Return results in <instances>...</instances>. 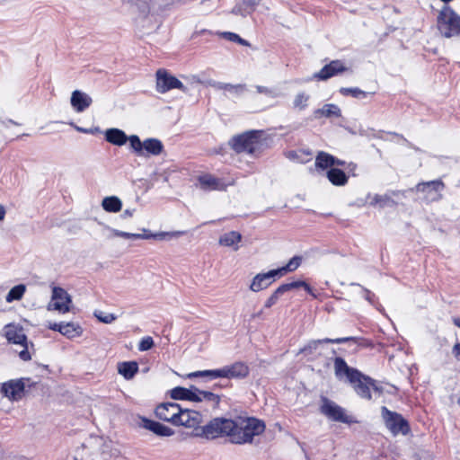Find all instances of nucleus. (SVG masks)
<instances>
[{"label": "nucleus", "instance_id": "nucleus-1", "mask_svg": "<svg viewBox=\"0 0 460 460\" xmlns=\"http://www.w3.org/2000/svg\"><path fill=\"white\" fill-rule=\"evenodd\" d=\"M333 368L336 378L349 383L355 393L361 398L370 400L371 388L378 394L382 393V389L376 385L374 379L362 374L357 368L349 367L342 358L336 357L334 358Z\"/></svg>", "mask_w": 460, "mask_h": 460}, {"label": "nucleus", "instance_id": "nucleus-2", "mask_svg": "<svg viewBox=\"0 0 460 460\" xmlns=\"http://www.w3.org/2000/svg\"><path fill=\"white\" fill-rule=\"evenodd\" d=\"M234 421L235 427L231 433V441L235 444L252 442L254 436L265 429L264 423L255 418H238Z\"/></svg>", "mask_w": 460, "mask_h": 460}, {"label": "nucleus", "instance_id": "nucleus-3", "mask_svg": "<svg viewBox=\"0 0 460 460\" xmlns=\"http://www.w3.org/2000/svg\"><path fill=\"white\" fill-rule=\"evenodd\" d=\"M437 26L442 36L452 38L460 35V15L445 4L437 17Z\"/></svg>", "mask_w": 460, "mask_h": 460}, {"label": "nucleus", "instance_id": "nucleus-4", "mask_svg": "<svg viewBox=\"0 0 460 460\" xmlns=\"http://www.w3.org/2000/svg\"><path fill=\"white\" fill-rule=\"evenodd\" d=\"M249 374V367L241 361L234 362L232 365L225 366L219 369L204 370L190 373L189 377L208 376L210 379L219 377L223 378H243Z\"/></svg>", "mask_w": 460, "mask_h": 460}, {"label": "nucleus", "instance_id": "nucleus-5", "mask_svg": "<svg viewBox=\"0 0 460 460\" xmlns=\"http://www.w3.org/2000/svg\"><path fill=\"white\" fill-rule=\"evenodd\" d=\"M4 332L9 343L22 346L23 349L19 352L20 358L23 361L31 360V356L29 349L34 345L32 342H28L23 328L18 324L9 323L4 326Z\"/></svg>", "mask_w": 460, "mask_h": 460}, {"label": "nucleus", "instance_id": "nucleus-6", "mask_svg": "<svg viewBox=\"0 0 460 460\" xmlns=\"http://www.w3.org/2000/svg\"><path fill=\"white\" fill-rule=\"evenodd\" d=\"M260 131L252 130L234 137L230 145L237 153L254 155L261 147Z\"/></svg>", "mask_w": 460, "mask_h": 460}, {"label": "nucleus", "instance_id": "nucleus-7", "mask_svg": "<svg viewBox=\"0 0 460 460\" xmlns=\"http://www.w3.org/2000/svg\"><path fill=\"white\" fill-rule=\"evenodd\" d=\"M235 425L233 420L215 418L201 428L200 435L211 439L220 436H228L231 438V433Z\"/></svg>", "mask_w": 460, "mask_h": 460}, {"label": "nucleus", "instance_id": "nucleus-8", "mask_svg": "<svg viewBox=\"0 0 460 460\" xmlns=\"http://www.w3.org/2000/svg\"><path fill=\"white\" fill-rule=\"evenodd\" d=\"M381 412L386 428L393 435H407L410 432L409 423L401 414L392 411L385 406L382 407Z\"/></svg>", "mask_w": 460, "mask_h": 460}, {"label": "nucleus", "instance_id": "nucleus-9", "mask_svg": "<svg viewBox=\"0 0 460 460\" xmlns=\"http://www.w3.org/2000/svg\"><path fill=\"white\" fill-rule=\"evenodd\" d=\"M172 89H180L186 92L187 88L175 76L168 73L165 69L156 71V90L159 93H166Z\"/></svg>", "mask_w": 460, "mask_h": 460}, {"label": "nucleus", "instance_id": "nucleus-10", "mask_svg": "<svg viewBox=\"0 0 460 460\" xmlns=\"http://www.w3.org/2000/svg\"><path fill=\"white\" fill-rule=\"evenodd\" d=\"M445 184L440 180L420 182L415 189L418 192L424 194V199L428 202L438 201L442 199L441 191L444 190Z\"/></svg>", "mask_w": 460, "mask_h": 460}, {"label": "nucleus", "instance_id": "nucleus-11", "mask_svg": "<svg viewBox=\"0 0 460 460\" xmlns=\"http://www.w3.org/2000/svg\"><path fill=\"white\" fill-rule=\"evenodd\" d=\"M51 300L47 306L49 311L56 310L64 314L70 311L71 296L64 288L54 287L52 288Z\"/></svg>", "mask_w": 460, "mask_h": 460}, {"label": "nucleus", "instance_id": "nucleus-12", "mask_svg": "<svg viewBox=\"0 0 460 460\" xmlns=\"http://www.w3.org/2000/svg\"><path fill=\"white\" fill-rule=\"evenodd\" d=\"M321 412L327 418L334 421L342 423H351L352 420L349 416L345 413L343 408L336 404L334 402L323 398L321 405Z\"/></svg>", "mask_w": 460, "mask_h": 460}, {"label": "nucleus", "instance_id": "nucleus-13", "mask_svg": "<svg viewBox=\"0 0 460 460\" xmlns=\"http://www.w3.org/2000/svg\"><path fill=\"white\" fill-rule=\"evenodd\" d=\"M181 413V405L175 402H164L155 409V415L158 419L176 424L177 417Z\"/></svg>", "mask_w": 460, "mask_h": 460}, {"label": "nucleus", "instance_id": "nucleus-14", "mask_svg": "<svg viewBox=\"0 0 460 460\" xmlns=\"http://www.w3.org/2000/svg\"><path fill=\"white\" fill-rule=\"evenodd\" d=\"M280 270H271L266 273H259L255 275L250 285V289L253 292H259L266 289L279 277Z\"/></svg>", "mask_w": 460, "mask_h": 460}, {"label": "nucleus", "instance_id": "nucleus-15", "mask_svg": "<svg viewBox=\"0 0 460 460\" xmlns=\"http://www.w3.org/2000/svg\"><path fill=\"white\" fill-rule=\"evenodd\" d=\"M203 420V416L199 411L182 409L177 417L175 425L184 426L186 428H197Z\"/></svg>", "mask_w": 460, "mask_h": 460}, {"label": "nucleus", "instance_id": "nucleus-16", "mask_svg": "<svg viewBox=\"0 0 460 460\" xmlns=\"http://www.w3.org/2000/svg\"><path fill=\"white\" fill-rule=\"evenodd\" d=\"M354 342L356 343V339L354 337H344V338H337V339H330L325 338L322 340H314L310 341L304 348L300 349L299 353L305 355H313L314 352L318 350L320 346L323 343H346V342Z\"/></svg>", "mask_w": 460, "mask_h": 460}, {"label": "nucleus", "instance_id": "nucleus-17", "mask_svg": "<svg viewBox=\"0 0 460 460\" xmlns=\"http://www.w3.org/2000/svg\"><path fill=\"white\" fill-rule=\"evenodd\" d=\"M1 391L9 399L18 401L23 395L24 383L22 380H11L3 384Z\"/></svg>", "mask_w": 460, "mask_h": 460}, {"label": "nucleus", "instance_id": "nucleus-18", "mask_svg": "<svg viewBox=\"0 0 460 460\" xmlns=\"http://www.w3.org/2000/svg\"><path fill=\"white\" fill-rule=\"evenodd\" d=\"M70 102L76 112H83L91 106L93 100L87 93L75 90L71 94Z\"/></svg>", "mask_w": 460, "mask_h": 460}, {"label": "nucleus", "instance_id": "nucleus-19", "mask_svg": "<svg viewBox=\"0 0 460 460\" xmlns=\"http://www.w3.org/2000/svg\"><path fill=\"white\" fill-rule=\"evenodd\" d=\"M198 181L203 190H225L226 188L220 179L209 173L200 175Z\"/></svg>", "mask_w": 460, "mask_h": 460}, {"label": "nucleus", "instance_id": "nucleus-20", "mask_svg": "<svg viewBox=\"0 0 460 460\" xmlns=\"http://www.w3.org/2000/svg\"><path fill=\"white\" fill-rule=\"evenodd\" d=\"M346 70L341 61L333 60L330 64L325 65L318 73L314 75V77L319 80H327L330 77L341 73Z\"/></svg>", "mask_w": 460, "mask_h": 460}, {"label": "nucleus", "instance_id": "nucleus-21", "mask_svg": "<svg viewBox=\"0 0 460 460\" xmlns=\"http://www.w3.org/2000/svg\"><path fill=\"white\" fill-rule=\"evenodd\" d=\"M141 426L158 436L170 437L173 434V431L169 427L146 418H142Z\"/></svg>", "mask_w": 460, "mask_h": 460}, {"label": "nucleus", "instance_id": "nucleus-22", "mask_svg": "<svg viewBox=\"0 0 460 460\" xmlns=\"http://www.w3.org/2000/svg\"><path fill=\"white\" fill-rule=\"evenodd\" d=\"M242 241V234L237 231H230L222 234L218 243L222 246L231 247L234 251L239 249V243Z\"/></svg>", "mask_w": 460, "mask_h": 460}, {"label": "nucleus", "instance_id": "nucleus-23", "mask_svg": "<svg viewBox=\"0 0 460 460\" xmlns=\"http://www.w3.org/2000/svg\"><path fill=\"white\" fill-rule=\"evenodd\" d=\"M196 387H191V389H187L181 386H177L170 391L171 397L174 400H188L194 402L196 399H199L196 395L197 391Z\"/></svg>", "mask_w": 460, "mask_h": 460}, {"label": "nucleus", "instance_id": "nucleus-24", "mask_svg": "<svg viewBox=\"0 0 460 460\" xmlns=\"http://www.w3.org/2000/svg\"><path fill=\"white\" fill-rule=\"evenodd\" d=\"M105 139L112 145L121 146L127 143L128 136L123 130L113 128L105 131Z\"/></svg>", "mask_w": 460, "mask_h": 460}, {"label": "nucleus", "instance_id": "nucleus-25", "mask_svg": "<svg viewBox=\"0 0 460 460\" xmlns=\"http://www.w3.org/2000/svg\"><path fill=\"white\" fill-rule=\"evenodd\" d=\"M164 151L163 143L157 138L144 140L143 152L145 155H159Z\"/></svg>", "mask_w": 460, "mask_h": 460}, {"label": "nucleus", "instance_id": "nucleus-26", "mask_svg": "<svg viewBox=\"0 0 460 460\" xmlns=\"http://www.w3.org/2000/svg\"><path fill=\"white\" fill-rule=\"evenodd\" d=\"M197 391V397L195 402H205L208 404V406L212 409H216L218 407L220 402V397L217 394H215L211 392L200 391L198 388L195 389Z\"/></svg>", "mask_w": 460, "mask_h": 460}, {"label": "nucleus", "instance_id": "nucleus-27", "mask_svg": "<svg viewBox=\"0 0 460 460\" xmlns=\"http://www.w3.org/2000/svg\"><path fill=\"white\" fill-rule=\"evenodd\" d=\"M211 86L217 90H225L233 95L240 96L245 91V84H232L221 82H214Z\"/></svg>", "mask_w": 460, "mask_h": 460}, {"label": "nucleus", "instance_id": "nucleus-28", "mask_svg": "<svg viewBox=\"0 0 460 460\" xmlns=\"http://www.w3.org/2000/svg\"><path fill=\"white\" fill-rule=\"evenodd\" d=\"M102 207L106 212L117 213L122 208V201L117 196L105 197L102 201Z\"/></svg>", "mask_w": 460, "mask_h": 460}, {"label": "nucleus", "instance_id": "nucleus-29", "mask_svg": "<svg viewBox=\"0 0 460 460\" xmlns=\"http://www.w3.org/2000/svg\"><path fill=\"white\" fill-rule=\"evenodd\" d=\"M341 116V109L337 105L332 104V103L325 104L321 109H317L314 111L315 118H320V117L339 118Z\"/></svg>", "mask_w": 460, "mask_h": 460}, {"label": "nucleus", "instance_id": "nucleus-30", "mask_svg": "<svg viewBox=\"0 0 460 460\" xmlns=\"http://www.w3.org/2000/svg\"><path fill=\"white\" fill-rule=\"evenodd\" d=\"M111 233L114 236L127 238V239H149V238H163L165 234L161 233L158 234H132L124 231H119L117 229H111Z\"/></svg>", "mask_w": 460, "mask_h": 460}, {"label": "nucleus", "instance_id": "nucleus-31", "mask_svg": "<svg viewBox=\"0 0 460 460\" xmlns=\"http://www.w3.org/2000/svg\"><path fill=\"white\" fill-rule=\"evenodd\" d=\"M118 371L127 380H129L137 373L138 365L135 361L122 362L119 365Z\"/></svg>", "mask_w": 460, "mask_h": 460}, {"label": "nucleus", "instance_id": "nucleus-32", "mask_svg": "<svg viewBox=\"0 0 460 460\" xmlns=\"http://www.w3.org/2000/svg\"><path fill=\"white\" fill-rule=\"evenodd\" d=\"M328 180L336 186H343L348 181V176L343 171L338 168H331L327 172Z\"/></svg>", "mask_w": 460, "mask_h": 460}, {"label": "nucleus", "instance_id": "nucleus-33", "mask_svg": "<svg viewBox=\"0 0 460 460\" xmlns=\"http://www.w3.org/2000/svg\"><path fill=\"white\" fill-rule=\"evenodd\" d=\"M60 333L69 339L80 336L82 329L73 323H62Z\"/></svg>", "mask_w": 460, "mask_h": 460}, {"label": "nucleus", "instance_id": "nucleus-34", "mask_svg": "<svg viewBox=\"0 0 460 460\" xmlns=\"http://www.w3.org/2000/svg\"><path fill=\"white\" fill-rule=\"evenodd\" d=\"M334 156L325 152H319L315 158V166L321 169H326L333 166Z\"/></svg>", "mask_w": 460, "mask_h": 460}, {"label": "nucleus", "instance_id": "nucleus-35", "mask_svg": "<svg viewBox=\"0 0 460 460\" xmlns=\"http://www.w3.org/2000/svg\"><path fill=\"white\" fill-rule=\"evenodd\" d=\"M279 287L283 290L284 294L292 289L303 288L307 293L311 294L314 297H315V295L314 294L311 287L303 280H297V281H293L290 283H285V284L280 285Z\"/></svg>", "mask_w": 460, "mask_h": 460}, {"label": "nucleus", "instance_id": "nucleus-36", "mask_svg": "<svg viewBox=\"0 0 460 460\" xmlns=\"http://www.w3.org/2000/svg\"><path fill=\"white\" fill-rule=\"evenodd\" d=\"M26 291V286L19 284L10 289L6 295L5 300L7 303H11L14 300H21Z\"/></svg>", "mask_w": 460, "mask_h": 460}, {"label": "nucleus", "instance_id": "nucleus-37", "mask_svg": "<svg viewBox=\"0 0 460 460\" xmlns=\"http://www.w3.org/2000/svg\"><path fill=\"white\" fill-rule=\"evenodd\" d=\"M310 100V95L305 93V92L298 93L292 102V107L296 111H303L308 106V102Z\"/></svg>", "mask_w": 460, "mask_h": 460}, {"label": "nucleus", "instance_id": "nucleus-38", "mask_svg": "<svg viewBox=\"0 0 460 460\" xmlns=\"http://www.w3.org/2000/svg\"><path fill=\"white\" fill-rule=\"evenodd\" d=\"M302 257L300 256H294L292 259L289 260L288 264L280 269H277L276 270H280L279 277L282 276L284 273L291 272L296 270L301 264Z\"/></svg>", "mask_w": 460, "mask_h": 460}, {"label": "nucleus", "instance_id": "nucleus-39", "mask_svg": "<svg viewBox=\"0 0 460 460\" xmlns=\"http://www.w3.org/2000/svg\"><path fill=\"white\" fill-rule=\"evenodd\" d=\"M340 93L343 95V96H348V95H351L352 97L354 98H357V99H362V98H366L367 95V93L360 90L359 88L358 87H350V88H348V87H341L340 89Z\"/></svg>", "mask_w": 460, "mask_h": 460}, {"label": "nucleus", "instance_id": "nucleus-40", "mask_svg": "<svg viewBox=\"0 0 460 460\" xmlns=\"http://www.w3.org/2000/svg\"><path fill=\"white\" fill-rule=\"evenodd\" d=\"M128 141L136 154L138 155H145L143 152L144 141H141L137 135L128 137Z\"/></svg>", "mask_w": 460, "mask_h": 460}, {"label": "nucleus", "instance_id": "nucleus-41", "mask_svg": "<svg viewBox=\"0 0 460 460\" xmlns=\"http://www.w3.org/2000/svg\"><path fill=\"white\" fill-rule=\"evenodd\" d=\"M128 2L131 3L140 13L146 15L149 13L151 0H128Z\"/></svg>", "mask_w": 460, "mask_h": 460}, {"label": "nucleus", "instance_id": "nucleus-42", "mask_svg": "<svg viewBox=\"0 0 460 460\" xmlns=\"http://www.w3.org/2000/svg\"><path fill=\"white\" fill-rule=\"evenodd\" d=\"M261 0H243V12L241 15L246 16L247 14H251L255 8L260 4Z\"/></svg>", "mask_w": 460, "mask_h": 460}, {"label": "nucleus", "instance_id": "nucleus-43", "mask_svg": "<svg viewBox=\"0 0 460 460\" xmlns=\"http://www.w3.org/2000/svg\"><path fill=\"white\" fill-rule=\"evenodd\" d=\"M93 315L103 323H111L117 319V316L113 314L105 313L100 310H96Z\"/></svg>", "mask_w": 460, "mask_h": 460}, {"label": "nucleus", "instance_id": "nucleus-44", "mask_svg": "<svg viewBox=\"0 0 460 460\" xmlns=\"http://www.w3.org/2000/svg\"><path fill=\"white\" fill-rule=\"evenodd\" d=\"M284 295L283 290L280 287H279L272 294L271 296L266 300L264 304L265 308H270L272 305H274L279 297Z\"/></svg>", "mask_w": 460, "mask_h": 460}, {"label": "nucleus", "instance_id": "nucleus-45", "mask_svg": "<svg viewBox=\"0 0 460 460\" xmlns=\"http://www.w3.org/2000/svg\"><path fill=\"white\" fill-rule=\"evenodd\" d=\"M222 36L233 42H237L243 46H249V42L243 39H242L238 34L234 32H223Z\"/></svg>", "mask_w": 460, "mask_h": 460}, {"label": "nucleus", "instance_id": "nucleus-46", "mask_svg": "<svg viewBox=\"0 0 460 460\" xmlns=\"http://www.w3.org/2000/svg\"><path fill=\"white\" fill-rule=\"evenodd\" d=\"M154 340L150 336L144 337L139 344H138V349L140 351H146L154 347Z\"/></svg>", "mask_w": 460, "mask_h": 460}, {"label": "nucleus", "instance_id": "nucleus-47", "mask_svg": "<svg viewBox=\"0 0 460 460\" xmlns=\"http://www.w3.org/2000/svg\"><path fill=\"white\" fill-rule=\"evenodd\" d=\"M256 90L259 93H264V94L273 97V98H276L279 96V93H276L274 90L267 88L265 86L257 85Z\"/></svg>", "mask_w": 460, "mask_h": 460}, {"label": "nucleus", "instance_id": "nucleus-48", "mask_svg": "<svg viewBox=\"0 0 460 460\" xmlns=\"http://www.w3.org/2000/svg\"><path fill=\"white\" fill-rule=\"evenodd\" d=\"M388 201H390V199L386 196H375L373 202L376 204H380L381 206L385 205Z\"/></svg>", "mask_w": 460, "mask_h": 460}, {"label": "nucleus", "instance_id": "nucleus-49", "mask_svg": "<svg viewBox=\"0 0 460 460\" xmlns=\"http://www.w3.org/2000/svg\"><path fill=\"white\" fill-rule=\"evenodd\" d=\"M453 354L455 355L456 358L460 361V342L454 345Z\"/></svg>", "mask_w": 460, "mask_h": 460}, {"label": "nucleus", "instance_id": "nucleus-50", "mask_svg": "<svg viewBox=\"0 0 460 460\" xmlns=\"http://www.w3.org/2000/svg\"><path fill=\"white\" fill-rule=\"evenodd\" d=\"M61 326H62V323H49L48 325L49 329L52 330V331H57V332H60V330H61Z\"/></svg>", "mask_w": 460, "mask_h": 460}, {"label": "nucleus", "instance_id": "nucleus-51", "mask_svg": "<svg viewBox=\"0 0 460 460\" xmlns=\"http://www.w3.org/2000/svg\"><path fill=\"white\" fill-rule=\"evenodd\" d=\"M134 212H135V209H128V208L125 209L123 214L121 215V217L123 218L131 217L133 216Z\"/></svg>", "mask_w": 460, "mask_h": 460}, {"label": "nucleus", "instance_id": "nucleus-52", "mask_svg": "<svg viewBox=\"0 0 460 460\" xmlns=\"http://www.w3.org/2000/svg\"><path fill=\"white\" fill-rule=\"evenodd\" d=\"M345 161H342V160H340L336 157H334V161H333V166L334 165H337V166H344L345 165Z\"/></svg>", "mask_w": 460, "mask_h": 460}, {"label": "nucleus", "instance_id": "nucleus-53", "mask_svg": "<svg viewBox=\"0 0 460 460\" xmlns=\"http://www.w3.org/2000/svg\"><path fill=\"white\" fill-rule=\"evenodd\" d=\"M5 217V209L4 206L0 205V221L4 220Z\"/></svg>", "mask_w": 460, "mask_h": 460}, {"label": "nucleus", "instance_id": "nucleus-54", "mask_svg": "<svg viewBox=\"0 0 460 460\" xmlns=\"http://www.w3.org/2000/svg\"><path fill=\"white\" fill-rule=\"evenodd\" d=\"M453 323H454V324L456 326L460 328V316L459 317H454L453 318Z\"/></svg>", "mask_w": 460, "mask_h": 460}, {"label": "nucleus", "instance_id": "nucleus-55", "mask_svg": "<svg viewBox=\"0 0 460 460\" xmlns=\"http://www.w3.org/2000/svg\"><path fill=\"white\" fill-rule=\"evenodd\" d=\"M357 168V165L353 163L348 164V169L349 172H353Z\"/></svg>", "mask_w": 460, "mask_h": 460}, {"label": "nucleus", "instance_id": "nucleus-56", "mask_svg": "<svg viewBox=\"0 0 460 460\" xmlns=\"http://www.w3.org/2000/svg\"><path fill=\"white\" fill-rule=\"evenodd\" d=\"M374 295L370 293V291L367 290L366 299L369 302H372L371 298Z\"/></svg>", "mask_w": 460, "mask_h": 460}, {"label": "nucleus", "instance_id": "nucleus-57", "mask_svg": "<svg viewBox=\"0 0 460 460\" xmlns=\"http://www.w3.org/2000/svg\"><path fill=\"white\" fill-rule=\"evenodd\" d=\"M261 314H262V310H261L260 312H258V313H256V314H253L252 315V317L253 319H255V318H260V317L261 316Z\"/></svg>", "mask_w": 460, "mask_h": 460}, {"label": "nucleus", "instance_id": "nucleus-58", "mask_svg": "<svg viewBox=\"0 0 460 460\" xmlns=\"http://www.w3.org/2000/svg\"><path fill=\"white\" fill-rule=\"evenodd\" d=\"M75 128L79 132H87V130L83 128H80V127H77V126H75Z\"/></svg>", "mask_w": 460, "mask_h": 460}, {"label": "nucleus", "instance_id": "nucleus-59", "mask_svg": "<svg viewBox=\"0 0 460 460\" xmlns=\"http://www.w3.org/2000/svg\"><path fill=\"white\" fill-rule=\"evenodd\" d=\"M459 403H460V399H459Z\"/></svg>", "mask_w": 460, "mask_h": 460}]
</instances>
